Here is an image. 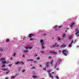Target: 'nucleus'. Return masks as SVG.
I'll use <instances>...</instances> for the list:
<instances>
[{
	"instance_id": "nucleus-1",
	"label": "nucleus",
	"mask_w": 79,
	"mask_h": 79,
	"mask_svg": "<svg viewBox=\"0 0 79 79\" xmlns=\"http://www.w3.org/2000/svg\"><path fill=\"white\" fill-rule=\"evenodd\" d=\"M62 53L64 56H67V54L68 53V51L67 50H64L62 51Z\"/></svg>"
},
{
	"instance_id": "nucleus-2",
	"label": "nucleus",
	"mask_w": 79,
	"mask_h": 79,
	"mask_svg": "<svg viewBox=\"0 0 79 79\" xmlns=\"http://www.w3.org/2000/svg\"><path fill=\"white\" fill-rule=\"evenodd\" d=\"M75 31V32H76L75 33V35H76L77 37H78L79 34V30H78V28H76Z\"/></svg>"
},
{
	"instance_id": "nucleus-3",
	"label": "nucleus",
	"mask_w": 79,
	"mask_h": 79,
	"mask_svg": "<svg viewBox=\"0 0 79 79\" xmlns=\"http://www.w3.org/2000/svg\"><path fill=\"white\" fill-rule=\"evenodd\" d=\"M52 71V70H50L49 71H47V72H48V73L49 74V76L51 77V78H52V79H53V77L52 76V74L51 73H50V72Z\"/></svg>"
},
{
	"instance_id": "nucleus-4",
	"label": "nucleus",
	"mask_w": 79,
	"mask_h": 79,
	"mask_svg": "<svg viewBox=\"0 0 79 79\" xmlns=\"http://www.w3.org/2000/svg\"><path fill=\"white\" fill-rule=\"evenodd\" d=\"M40 43L42 45V48H45V47H44V41L43 40H40Z\"/></svg>"
},
{
	"instance_id": "nucleus-5",
	"label": "nucleus",
	"mask_w": 79,
	"mask_h": 79,
	"mask_svg": "<svg viewBox=\"0 0 79 79\" xmlns=\"http://www.w3.org/2000/svg\"><path fill=\"white\" fill-rule=\"evenodd\" d=\"M50 53H52V54H54V55H56V54H57V53H56V52L54 51H51L50 52Z\"/></svg>"
},
{
	"instance_id": "nucleus-6",
	"label": "nucleus",
	"mask_w": 79,
	"mask_h": 79,
	"mask_svg": "<svg viewBox=\"0 0 79 79\" xmlns=\"http://www.w3.org/2000/svg\"><path fill=\"white\" fill-rule=\"evenodd\" d=\"M73 40H72V41L71 42V43L70 44H69V45L68 46L69 47H71L72 46V44H73Z\"/></svg>"
},
{
	"instance_id": "nucleus-7",
	"label": "nucleus",
	"mask_w": 79,
	"mask_h": 79,
	"mask_svg": "<svg viewBox=\"0 0 79 79\" xmlns=\"http://www.w3.org/2000/svg\"><path fill=\"white\" fill-rule=\"evenodd\" d=\"M53 61H54V60H52L50 62V64H51V66H53Z\"/></svg>"
},
{
	"instance_id": "nucleus-8",
	"label": "nucleus",
	"mask_w": 79,
	"mask_h": 79,
	"mask_svg": "<svg viewBox=\"0 0 79 79\" xmlns=\"http://www.w3.org/2000/svg\"><path fill=\"white\" fill-rule=\"evenodd\" d=\"M34 34H29V37L30 38H31L32 37H33L34 36Z\"/></svg>"
},
{
	"instance_id": "nucleus-9",
	"label": "nucleus",
	"mask_w": 79,
	"mask_h": 79,
	"mask_svg": "<svg viewBox=\"0 0 79 79\" xmlns=\"http://www.w3.org/2000/svg\"><path fill=\"white\" fill-rule=\"evenodd\" d=\"M32 48V46L25 47V48H26V49H31V48Z\"/></svg>"
},
{
	"instance_id": "nucleus-10",
	"label": "nucleus",
	"mask_w": 79,
	"mask_h": 79,
	"mask_svg": "<svg viewBox=\"0 0 79 79\" xmlns=\"http://www.w3.org/2000/svg\"><path fill=\"white\" fill-rule=\"evenodd\" d=\"M74 24V22H72L70 24V26L71 27H72Z\"/></svg>"
},
{
	"instance_id": "nucleus-11",
	"label": "nucleus",
	"mask_w": 79,
	"mask_h": 79,
	"mask_svg": "<svg viewBox=\"0 0 79 79\" xmlns=\"http://www.w3.org/2000/svg\"><path fill=\"white\" fill-rule=\"evenodd\" d=\"M21 64V63L19 61H18L15 63V64Z\"/></svg>"
},
{
	"instance_id": "nucleus-12",
	"label": "nucleus",
	"mask_w": 79,
	"mask_h": 79,
	"mask_svg": "<svg viewBox=\"0 0 79 79\" xmlns=\"http://www.w3.org/2000/svg\"><path fill=\"white\" fill-rule=\"evenodd\" d=\"M58 64L56 62V64L54 65V68H56V66H57V64Z\"/></svg>"
},
{
	"instance_id": "nucleus-13",
	"label": "nucleus",
	"mask_w": 79,
	"mask_h": 79,
	"mask_svg": "<svg viewBox=\"0 0 79 79\" xmlns=\"http://www.w3.org/2000/svg\"><path fill=\"white\" fill-rule=\"evenodd\" d=\"M56 43L55 44H54V45H52V46H51V48H53V47H54L56 46Z\"/></svg>"
},
{
	"instance_id": "nucleus-14",
	"label": "nucleus",
	"mask_w": 79,
	"mask_h": 79,
	"mask_svg": "<svg viewBox=\"0 0 79 79\" xmlns=\"http://www.w3.org/2000/svg\"><path fill=\"white\" fill-rule=\"evenodd\" d=\"M1 70H2V71H6V70H8V69L3 68L1 69Z\"/></svg>"
},
{
	"instance_id": "nucleus-15",
	"label": "nucleus",
	"mask_w": 79,
	"mask_h": 79,
	"mask_svg": "<svg viewBox=\"0 0 79 79\" xmlns=\"http://www.w3.org/2000/svg\"><path fill=\"white\" fill-rule=\"evenodd\" d=\"M62 60L61 59H58V62H59V63H60V62Z\"/></svg>"
},
{
	"instance_id": "nucleus-16",
	"label": "nucleus",
	"mask_w": 79,
	"mask_h": 79,
	"mask_svg": "<svg viewBox=\"0 0 79 79\" xmlns=\"http://www.w3.org/2000/svg\"><path fill=\"white\" fill-rule=\"evenodd\" d=\"M72 37H73V35L69 36V39H72Z\"/></svg>"
},
{
	"instance_id": "nucleus-17",
	"label": "nucleus",
	"mask_w": 79,
	"mask_h": 79,
	"mask_svg": "<svg viewBox=\"0 0 79 79\" xmlns=\"http://www.w3.org/2000/svg\"><path fill=\"white\" fill-rule=\"evenodd\" d=\"M2 64H5L6 63V61H2Z\"/></svg>"
},
{
	"instance_id": "nucleus-18",
	"label": "nucleus",
	"mask_w": 79,
	"mask_h": 79,
	"mask_svg": "<svg viewBox=\"0 0 79 79\" xmlns=\"http://www.w3.org/2000/svg\"><path fill=\"white\" fill-rule=\"evenodd\" d=\"M48 64H49V62H47L46 63V65L47 67H48Z\"/></svg>"
},
{
	"instance_id": "nucleus-19",
	"label": "nucleus",
	"mask_w": 79,
	"mask_h": 79,
	"mask_svg": "<svg viewBox=\"0 0 79 79\" xmlns=\"http://www.w3.org/2000/svg\"><path fill=\"white\" fill-rule=\"evenodd\" d=\"M63 37L65 38L66 37V35L65 34H64L63 36Z\"/></svg>"
},
{
	"instance_id": "nucleus-20",
	"label": "nucleus",
	"mask_w": 79,
	"mask_h": 79,
	"mask_svg": "<svg viewBox=\"0 0 79 79\" xmlns=\"http://www.w3.org/2000/svg\"><path fill=\"white\" fill-rule=\"evenodd\" d=\"M33 61V60H32V59H30V60H27V61Z\"/></svg>"
},
{
	"instance_id": "nucleus-21",
	"label": "nucleus",
	"mask_w": 79,
	"mask_h": 79,
	"mask_svg": "<svg viewBox=\"0 0 79 79\" xmlns=\"http://www.w3.org/2000/svg\"><path fill=\"white\" fill-rule=\"evenodd\" d=\"M23 52H25V53H26L27 52H29V51L27 50H26L23 51Z\"/></svg>"
},
{
	"instance_id": "nucleus-22",
	"label": "nucleus",
	"mask_w": 79,
	"mask_h": 79,
	"mask_svg": "<svg viewBox=\"0 0 79 79\" xmlns=\"http://www.w3.org/2000/svg\"><path fill=\"white\" fill-rule=\"evenodd\" d=\"M5 60V59L4 58H2L1 59V61H3V60Z\"/></svg>"
},
{
	"instance_id": "nucleus-23",
	"label": "nucleus",
	"mask_w": 79,
	"mask_h": 79,
	"mask_svg": "<svg viewBox=\"0 0 79 79\" xmlns=\"http://www.w3.org/2000/svg\"><path fill=\"white\" fill-rule=\"evenodd\" d=\"M65 47V45H61V47Z\"/></svg>"
},
{
	"instance_id": "nucleus-24",
	"label": "nucleus",
	"mask_w": 79,
	"mask_h": 79,
	"mask_svg": "<svg viewBox=\"0 0 79 79\" xmlns=\"http://www.w3.org/2000/svg\"><path fill=\"white\" fill-rule=\"evenodd\" d=\"M33 78H34V79H35V78H36V77H37L36 76H34V75H33Z\"/></svg>"
},
{
	"instance_id": "nucleus-25",
	"label": "nucleus",
	"mask_w": 79,
	"mask_h": 79,
	"mask_svg": "<svg viewBox=\"0 0 79 79\" xmlns=\"http://www.w3.org/2000/svg\"><path fill=\"white\" fill-rule=\"evenodd\" d=\"M33 40H34V39H30V41H32Z\"/></svg>"
},
{
	"instance_id": "nucleus-26",
	"label": "nucleus",
	"mask_w": 79,
	"mask_h": 79,
	"mask_svg": "<svg viewBox=\"0 0 79 79\" xmlns=\"http://www.w3.org/2000/svg\"><path fill=\"white\" fill-rule=\"evenodd\" d=\"M32 69H35V67H32Z\"/></svg>"
},
{
	"instance_id": "nucleus-27",
	"label": "nucleus",
	"mask_w": 79,
	"mask_h": 79,
	"mask_svg": "<svg viewBox=\"0 0 79 79\" xmlns=\"http://www.w3.org/2000/svg\"><path fill=\"white\" fill-rule=\"evenodd\" d=\"M56 27H57V26H55L54 27V28L56 29Z\"/></svg>"
},
{
	"instance_id": "nucleus-28",
	"label": "nucleus",
	"mask_w": 79,
	"mask_h": 79,
	"mask_svg": "<svg viewBox=\"0 0 79 79\" xmlns=\"http://www.w3.org/2000/svg\"><path fill=\"white\" fill-rule=\"evenodd\" d=\"M41 52L42 53H44V51H41Z\"/></svg>"
},
{
	"instance_id": "nucleus-29",
	"label": "nucleus",
	"mask_w": 79,
	"mask_h": 79,
	"mask_svg": "<svg viewBox=\"0 0 79 79\" xmlns=\"http://www.w3.org/2000/svg\"><path fill=\"white\" fill-rule=\"evenodd\" d=\"M9 39H7L6 40V42H9Z\"/></svg>"
},
{
	"instance_id": "nucleus-30",
	"label": "nucleus",
	"mask_w": 79,
	"mask_h": 79,
	"mask_svg": "<svg viewBox=\"0 0 79 79\" xmlns=\"http://www.w3.org/2000/svg\"><path fill=\"white\" fill-rule=\"evenodd\" d=\"M11 77V78H15V76H12Z\"/></svg>"
},
{
	"instance_id": "nucleus-31",
	"label": "nucleus",
	"mask_w": 79,
	"mask_h": 79,
	"mask_svg": "<svg viewBox=\"0 0 79 79\" xmlns=\"http://www.w3.org/2000/svg\"><path fill=\"white\" fill-rule=\"evenodd\" d=\"M58 40H60L61 39H60V38L58 37Z\"/></svg>"
},
{
	"instance_id": "nucleus-32",
	"label": "nucleus",
	"mask_w": 79,
	"mask_h": 79,
	"mask_svg": "<svg viewBox=\"0 0 79 79\" xmlns=\"http://www.w3.org/2000/svg\"><path fill=\"white\" fill-rule=\"evenodd\" d=\"M0 50H1V51H2H2H3V49H2V48H0Z\"/></svg>"
},
{
	"instance_id": "nucleus-33",
	"label": "nucleus",
	"mask_w": 79,
	"mask_h": 79,
	"mask_svg": "<svg viewBox=\"0 0 79 79\" xmlns=\"http://www.w3.org/2000/svg\"><path fill=\"white\" fill-rule=\"evenodd\" d=\"M56 79H59V77H58V76H56Z\"/></svg>"
},
{
	"instance_id": "nucleus-34",
	"label": "nucleus",
	"mask_w": 79,
	"mask_h": 79,
	"mask_svg": "<svg viewBox=\"0 0 79 79\" xmlns=\"http://www.w3.org/2000/svg\"><path fill=\"white\" fill-rule=\"evenodd\" d=\"M76 40H73V43H75L76 42Z\"/></svg>"
},
{
	"instance_id": "nucleus-35",
	"label": "nucleus",
	"mask_w": 79,
	"mask_h": 79,
	"mask_svg": "<svg viewBox=\"0 0 79 79\" xmlns=\"http://www.w3.org/2000/svg\"><path fill=\"white\" fill-rule=\"evenodd\" d=\"M37 56V55L36 54H35V56Z\"/></svg>"
},
{
	"instance_id": "nucleus-36",
	"label": "nucleus",
	"mask_w": 79,
	"mask_h": 79,
	"mask_svg": "<svg viewBox=\"0 0 79 79\" xmlns=\"http://www.w3.org/2000/svg\"><path fill=\"white\" fill-rule=\"evenodd\" d=\"M5 65H2L1 67H5Z\"/></svg>"
},
{
	"instance_id": "nucleus-37",
	"label": "nucleus",
	"mask_w": 79,
	"mask_h": 79,
	"mask_svg": "<svg viewBox=\"0 0 79 79\" xmlns=\"http://www.w3.org/2000/svg\"><path fill=\"white\" fill-rule=\"evenodd\" d=\"M52 74H55V72H52Z\"/></svg>"
},
{
	"instance_id": "nucleus-38",
	"label": "nucleus",
	"mask_w": 79,
	"mask_h": 79,
	"mask_svg": "<svg viewBox=\"0 0 79 79\" xmlns=\"http://www.w3.org/2000/svg\"><path fill=\"white\" fill-rule=\"evenodd\" d=\"M25 72V70H23V71H22V72H23V73H24V72Z\"/></svg>"
},
{
	"instance_id": "nucleus-39",
	"label": "nucleus",
	"mask_w": 79,
	"mask_h": 79,
	"mask_svg": "<svg viewBox=\"0 0 79 79\" xmlns=\"http://www.w3.org/2000/svg\"><path fill=\"white\" fill-rule=\"evenodd\" d=\"M21 62V63L22 64H24V63H23V62Z\"/></svg>"
},
{
	"instance_id": "nucleus-40",
	"label": "nucleus",
	"mask_w": 79,
	"mask_h": 79,
	"mask_svg": "<svg viewBox=\"0 0 79 79\" xmlns=\"http://www.w3.org/2000/svg\"><path fill=\"white\" fill-rule=\"evenodd\" d=\"M43 70H44V71H45V70H46V69L45 68L43 69Z\"/></svg>"
},
{
	"instance_id": "nucleus-41",
	"label": "nucleus",
	"mask_w": 79,
	"mask_h": 79,
	"mask_svg": "<svg viewBox=\"0 0 79 79\" xmlns=\"http://www.w3.org/2000/svg\"><path fill=\"white\" fill-rule=\"evenodd\" d=\"M9 73V72H7L6 73V74H8Z\"/></svg>"
},
{
	"instance_id": "nucleus-42",
	"label": "nucleus",
	"mask_w": 79,
	"mask_h": 79,
	"mask_svg": "<svg viewBox=\"0 0 79 79\" xmlns=\"http://www.w3.org/2000/svg\"><path fill=\"white\" fill-rule=\"evenodd\" d=\"M39 59H40V58L39 57L37 58V60H39Z\"/></svg>"
},
{
	"instance_id": "nucleus-43",
	"label": "nucleus",
	"mask_w": 79,
	"mask_h": 79,
	"mask_svg": "<svg viewBox=\"0 0 79 79\" xmlns=\"http://www.w3.org/2000/svg\"><path fill=\"white\" fill-rule=\"evenodd\" d=\"M9 67H10L11 66V64H10V65H9Z\"/></svg>"
},
{
	"instance_id": "nucleus-44",
	"label": "nucleus",
	"mask_w": 79,
	"mask_h": 79,
	"mask_svg": "<svg viewBox=\"0 0 79 79\" xmlns=\"http://www.w3.org/2000/svg\"><path fill=\"white\" fill-rule=\"evenodd\" d=\"M15 55H16V53H14L13 55V56H15Z\"/></svg>"
},
{
	"instance_id": "nucleus-45",
	"label": "nucleus",
	"mask_w": 79,
	"mask_h": 79,
	"mask_svg": "<svg viewBox=\"0 0 79 79\" xmlns=\"http://www.w3.org/2000/svg\"><path fill=\"white\" fill-rule=\"evenodd\" d=\"M58 52H59V53H60L61 52V51H60V50Z\"/></svg>"
},
{
	"instance_id": "nucleus-46",
	"label": "nucleus",
	"mask_w": 79,
	"mask_h": 79,
	"mask_svg": "<svg viewBox=\"0 0 79 79\" xmlns=\"http://www.w3.org/2000/svg\"><path fill=\"white\" fill-rule=\"evenodd\" d=\"M43 35H45V36H46V35L45 34H44Z\"/></svg>"
},
{
	"instance_id": "nucleus-47",
	"label": "nucleus",
	"mask_w": 79,
	"mask_h": 79,
	"mask_svg": "<svg viewBox=\"0 0 79 79\" xmlns=\"http://www.w3.org/2000/svg\"><path fill=\"white\" fill-rule=\"evenodd\" d=\"M61 26H60L59 27V28H61Z\"/></svg>"
},
{
	"instance_id": "nucleus-48",
	"label": "nucleus",
	"mask_w": 79,
	"mask_h": 79,
	"mask_svg": "<svg viewBox=\"0 0 79 79\" xmlns=\"http://www.w3.org/2000/svg\"><path fill=\"white\" fill-rule=\"evenodd\" d=\"M59 69H57L56 70V71H58V70Z\"/></svg>"
},
{
	"instance_id": "nucleus-49",
	"label": "nucleus",
	"mask_w": 79,
	"mask_h": 79,
	"mask_svg": "<svg viewBox=\"0 0 79 79\" xmlns=\"http://www.w3.org/2000/svg\"><path fill=\"white\" fill-rule=\"evenodd\" d=\"M58 30L57 29H56L55 30V31H57Z\"/></svg>"
},
{
	"instance_id": "nucleus-50",
	"label": "nucleus",
	"mask_w": 79,
	"mask_h": 79,
	"mask_svg": "<svg viewBox=\"0 0 79 79\" xmlns=\"http://www.w3.org/2000/svg\"><path fill=\"white\" fill-rule=\"evenodd\" d=\"M49 58H51V56H49Z\"/></svg>"
},
{
	"instance_id": "nucleus-51",
	"label": "nucleus",
	"mask_w": 79,
	"mask_h": 79,
	"mask_svg": "<svg viewBox=\"0 0 79 79\" xmlns=\"http://www.w3.org/2000/svg\"><path fill=\"white\" fill-rule=\"evenodd\" d=\"M52 39H55V38L52 37Z\"/></svg>"
},
{
	"instance_id": "nucleus-52",
	"label": "nucleus",
	"mask_w": 79,
	"mask_h": 79,
	"mask_svg": "<svg viewBox=\"0 0 79 79\" xmlns=\"http://www.w3.org/2000/svg\"><path fill=\"white\" fill-rule=\"evenodd\" d=\"M25 56L24 55H23V57H24Z\"/></svg>"
},
{
	"instance_id": "nucleus-53",
	"label": "nucleus",
	"mask_w": 79,
	"mask_h": 79,
	"mask_svg": "<svg viewBox=\"0 0 79 79\" xmlns=\"http://www.w3.org/2000/svg\"><path fill=\"white\" fill-rule=\"evenodd\" d=\"M40 67H42V65H40Z\"/></svg>"
},
{
	"instance_id": "nucleus-54",
	"label": "nucleus",
	"mask_w": 79,
	"mask_h": 79,
	"mask_svg": "<svg viewBox=\"0 0 79 79\" xmlns=\"http://www.w3.org/2000/svg\"><path fill=\"white\" fill-rule=\"evenodd\" d=\"M59 46V45H56V47H58Z\"/></svg>"
},
{
	"instance_id": "nucleus-55",
	"label": "nucleus",
	"mask_w": 79,
	"mask_h": 79,
	"mask_svg": "<svg viewBox=\"0 0 79 79\" xmlns=\"http://www.w3.org/2000/svg\"><path fill=\"white\" fill-rule=\"evenodd\" d=\"M8 79V77H6V79Z\"/></svg>"
},
{
	"instance_id": "nucleus-56",
	"label": "nucleus",
	"mask_w": 79,
	"mask_h": 79,
	"mask_svg": "<svg viewBox=\"0 0 79 79\" xmlns=\"http://www.w3.org/2000/svg\"><path fill=\"white\" fill-rule=\"evenodd\" d=\"M12 58H12V57H11L10 59V60H11V59H12Z\"/></svg>"
},
{
	"instance_id": "nucleus-57",
	"label": "nucleus",
	"mask_w": 79,
	"mask_h": 79,
	"mask_svg": "<svg viewBox=\"0 0 79 79\" xmlns=\"http://www.w3.org/2000/svg\"><path fill=\"white\" fill-rule=\"evenodd\" d=\"M67 30H68V29H69V28H67Z\"/></svg>"
},
{
	"instance_id": "nucleus-58",
	"label": "nucleus",
	"mask_w": 79,
	"mask_h": 79,
	"mask_svg": "<svg viewBox=\"0 0 79 79\" xmlns=\"http://www.w3.org/2000/svg\"><path fill=\"white\" fill-rule=\"evenodd\" d=\"M67 30H66V31H65V32H67Z\"/></svg>"
},
{
	"instance_id": "nucleus-59",
	"label": "nucleus",
	"mask_w": 79,
	"mask_h": 79,
	"mask_svg": "<svg viewBox=\"0 0 79 79\" xmlns=\"http://www.w3.org/2000/svg\"><path fill=\"white\" fill-rule=\"evenodd\" d=\"M36 62H35V63Z\"/></svg>"
}]
</instances>
